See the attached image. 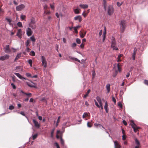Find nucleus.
<instances>
[{
    "instance_id": "nucleus-1",
    "label": "nucleus",
    "mask_w": 148,
    "mask_h": 148,
    "mask_svg": "<svg viewBox=\"0 0 148 148\" xmlns=\"http://www.w3.org/2000/svg\"><path fill=\"white\" fill-rule=\"evenodd\" d=\"M116 42L115 38L113 37H112L111 38V47L114 50H118L119 49L116 47Z\"/></svg>"
},
{
    "instance_id": "nucleus-2",
    "label": "nucleus",
    "mask_w": 148,
    "mask_h": 148,
    "mask_svg": "<svg viewBox=\"0 0 148 148\" xmlns=\"http://www.w3.org/2000/svg\"><path fill=\"white\" fill-rule=\"evenodd\" d=\"M108 14L111 15H112L114 12L113 7L112 5H109L108 8Z\"/></svg>"
},
{
    "instance_id": "nucleus-3",
    "label": "nucleus",
    "mask_w": 148,
    "mask_h": 148,
    "mask_svg": "<svg viewBox=\"0 0 148 148\" xmlns=\"http://www.w3.org/2000/svg\"><path fill=\"white\" fill-rule=\"evenodd\" d=\"M120 25L121 31L123 32L125 28V22L124 21H121Z\"/></svg>"
},
{
    "instance_id": "nucleus-4",
    "label": "nucleus",
    "mask_w": 148,
    "mask_h": 148,
    "mask_svg": "<svg viewBox=\"0 0 148 148\" xmlns=\"http://www.w3.org/2000/svg\"><path fill=\"white\" fill-rule=\"evenodd\" d=\"M25 5L23 4H21L16 7V10L17 11H20L25 8Z\"/></svg>"
},
{
    "instance_id": "nucleus-5",
    "label": "nucleus",
    "mask_w": 148,
    "mask_h": 148,
    "mask_svg": "<svg viewBox=\"0 0 148 148\" xmlns=\"http://www.w3.org/2000/svg\"><path fill=\"white\" fill-rule=\"evenodd\" d=\"M32 121L34 124L35 126L37 128H39L40 126V125L38 122L34 119H32Z\"/></svg>"
},
{
    "instance_id": "nucleus-6",
    "label": "nucleus",
    "mask_w": 148,
    "mask_h": 148,
    "mask_svg": "<svg viewBox=\"0 0 148 148\" xmlns=\"http://www.w3.org/2000/svg\"><path fill=\"white\" fill-rule=\"evenodd\" d=\"M26 34L28 36H31L32 34V31L29 27H28L26 30Z\"/></svg>"
},
{
    "instance_id": "nucleus-7",
    "label": "nucleus",
    "mask_w": 148,
    "mask_h": 148,
    "mask_svg": "<svg viewBox=\"0 0 148 148\" xmlns=\"http://www.w3.org/2000/svg\"><path fill=\"white\" fill-rule=\"evenodd\" d=\"M9 58V56L7 54H5L3 56H2L0 57V60L3 61L5 60L8 59Z\"/></svg>"
},
{
    "instance_id": "nucleus-8",
    "label": "nucleus",
    "mask_w": 148,
    "mask_h": 148,
    "mask_svg": "<svg viewBox=\"0 0 148 148\" xmlns=\"http://www.w3.org/2000/svg\"><path fill=\"white\" fill-rule=\"evenodd\" d=\"M5 52L6 53H10L11 52V50L9 48V45H6L5 48Z\"/></svg>"
},
{
    "instance_id": "nucleus-9",
    "label": "nucleus",
    "mask_w": 148,
    "mask_h": 148,
    "mask_svg": "<svg viewBox=\"0 0 148 148\" xmlns=\"http://www.w3.org/2000/svg\"><path fill=\"white\" fill-rule=\"evenodd\" d=\"M130 125L133 128L134 132L135 133L136 132L137 129H136V125L134 123L133 121H132V123L130 124Z\"/></svg>"
},
{
    "instance_id": "nucleus-10",
    "label": "nucleus",
    "mask_w": 148,
    "mask_h": 148,
    "mask_svg": "<svg viewBox=\"0 0 148 148\" xmlns=\"http://www.w3.org/2000/svg\"><path fill=\"white\" fill-rule=\"evenodd\" d=\"M14 74L16 75L17 77H18L20 79L23 80L24 79H26L23 77H22L21 75L19 73H14Z\"/></svg>"
},
{
    "instance_id": "nucleus-11",
    "label": "nucleus",
    "mask_w": 148,
    "mask_h": 148,
    "mask_svg": "<svg viewBox=\"0 0 148 148\" xmlns=\"http://www.w3.org/2000/svg\"><path fill=\"white\" fill-rule=\"evenodd\" d=\"M34 23H29V27L33 29H36V26L35 24Z\"/></svg>"
},
{
    "instance_id": "nucleus-12",
    "label": "nucleus",
    "mask_w": 148,
    "mask_h": 148,
    "mask_svg": "<svg viewBox=\"0 0 148 148\" xmlns=\"http://www.w3.org/2000/svg\"><path fill=\"white\" fill-rule=\"evenodd\" d=\"M74 19L75 21L78 20L79 22H80L82 21V18L80 15H78L75 17Z\"/></svg>"
},
{
    "instance_id": "nucleus-13",
    "label": "nucleus",
    "mask_w": 148,
    "mask_h": 148,
    "mask_svg": "<svg viewBox=\"0 0 148 148\" xmlns=\"http://www.w3.org/2000/svg\"><path fill=\"white\" fill-rule=\"evenodd\" d=\"M16 36L21 38L22 36V31L21 29H18L16 34Z\"/></svg>"
},
{
    "instance_id": "nucleus-14",
    "label": "nucleus",
    "mask_w": 148,
    "mask_h": 148,
    "mask_svg": "<svg viewBox=\"0 0 148 148\" xmlns=\"http://www.w3.org/2000/svg\"><path fill=\"white\" fill-rule=\"evenodd\" d=\"M114 148H121V146L119 145L117 141L115 140L114 142Z\"/></svg>"
},
{
    "instance_id": "nucleus-15",
    "label": "nucleus",
    "mask_w": 148,
    "mask_h": 148,
    "mask_svg": "<svg viewBox=\"0 0 148 148\" xmlns=\"http://www.w3.org/2000/svg\"><path fill=\"white\" fill-rule=\"evenodd\" d=\"M86 31H84L83 32H82L81 31L79 32V34L81 38H83L84 37L86 34Z\"/></svg>"
},
{
    "instance_id": "nucleus-16",
    "label": "nucleus",
    "mask_w": 148,
    "mask_h": 148,
    "mask_svg": "<svg viewBox=\"0 0 148 148\" xmlns=\"http://www.w3.org/2000/svg\"><path fill=\"white\" fill-rule=\"evenodd\" d=\"M68 57L70 59H71L72 60H74L75 61H77L80 63V61L76 58H74L71 56H69Z\"/></svg>"
},
{
    "instance_id": "nucleus-17",
    "label": "nucleus",
    "mask_w": 148,
    "mask_h": 148,
    "mask_svg": "<svg viewBox=\"0 0 148 148\" xmlns=\"http://www.w3.org/2000/svg\"><path fill=\"white\" fill-rule=\"evenodd\" d=\"M79 6L81 8L84 9L88 8V5L87 4H81L79 5Z\"/></svg>"
},
{
    "instance_id": "nucleus-18",
    "label": "nucleus",
    "mask_w": 148,
    "mask_h": 148,
    "mask_svg": "<svg viewBox=\"0 0 148 148\" xmlns=\"http://www.w3.org/2000/svg\"><path fill=\"white\" fill-rule=\"evenodd\" d=\"M103 5L104 8L105 10H106V7L107 6V4L106 3L107 1L106 0H103Z\"/></svg>"
},
{
    "instance_id": "nucleus-19",
    "label": "nucleus",
    "mask_w": 148,
    "mask_h": 148,
    "mask_svg": "<svg viewBox=\"0 0 148 148\" xmlns=\"http://www.w3.org/2000/svg\"><path fill=\"white\" fill-rule=\"evenodd\" d=\"M21 53L17 54L15 58L14 61H16V60H18L19 58L21 56Z\"/></svg>"
},
{
    "instance_id": "nucleus-20",
    "label": "nucleus",
    "mask_w": 148,
    "mask_h": 148,
    "mask_svg": "<svg viewBox=\"0 0 148 148\" xmlns=\"http://www.w3.org/2000/svg\"><path fill=\"white\" fill-rule=\"evenodd\" d=\"M106 88L107 91V93H108L110 90V84H108L106 85Z\"/></svg>"
},
{
    "instance_id": "nucleus-21",
    "label": "nucleus",
    "mask_w": 148,
    "mask_h": 148,
    "mask_svg": "<svg viewBox=\"0 0 148 148\" xmlns=\"http://www.w3.org/2000/svg\"><path fill=\"white\" fill-rule=\"evenodd\" d=\"M36 21L34 17H32L30 20V22L29 23H36Z\"/></svg>"
},
{
    "instance_id": "nucleus-22",
    "label": "nucleus",
    "mask_w": 148,
    "mask_h": 148,
    "mask_svg": "<svg viewBox=\"0 0 148 148\" xmlns=\"http://www.w3.org/2000/svg\"><path fill=\"white\" fill-rule=\"evenodd\" d=\"M108 107V104H107V101H106L105 102V106H104V109H105V110L106 111V112H107V113H108V110L107 109Z\"/></svg>"
},
{
    "instance_id": "nucleus-23",
    "label": "nucleus",
    "mask_w": 148,
    "mask_h": 148,
    "mask_svg": "<svg viewBox=\"0 0 148 148\" xmlns=\"http://www.w3.org/2000/svg\"><path fill=\"white\" fill-rule=\"evenodd\" d=\"M80 10L77 8L74 9V12L75 14H79V11Z\"/></svg>"
},
{
    "instance_id": "nucleus-24",
    "label": "nucleus",
    "mask_w": 148,
    "mask_h": 148,
    "mask_svg": "<svg viewBox=\"0 0 148 148\" xmlns=\"http://www.w3.org/2000/svg\"><path fill=\"white\" fill-rule=\"evenodd\" d=\"M90 89H88L87 90V92H86L85 94L84 95L83 97L84 98H86L87 97V96H88L89 93H90Z\"/></svg>"
},
{
    "instance_id": "nucleus-25",
    "label": "nucleus",
    "mask_w": 148,
    "mask_h": 148,
    "mask_svg": "<svg viewBox=\"0 0 148 148\" xmlns=\"http://www.w3.org/2000/svg\"><path fill=\"white\" fill-rule=\"evenodd\" d=\"M96 99L99 103V104H101V103L102 102L100 97L99 96H97L96 97Z\"/></svg>"
},
{
    "instance_id": "nucleus-26",
    "label": "nucleus",
    "mask_w": 148,
    "mask_h": 148,
    "mask_svg": "<svg viewBox=\"0 0 148 148\" xmlns=\"http://www.w3.org/2000/svg\"><path fill=\"white\" fill-rule=\"evenodd\" d=\"M42 65L44 66V68H46L47 66V62L46 61L45 62H42Z\"/></svg>"
},
{
    "instance_id": "nucleus-27",
    "label": "nucleus",
    "mask_w": 148,
    "mask_h": 148,
    "mask_svg": "<svg viewBox=\"0 0 148 148\" xmlns=\"http://www.w3.org/2000/svg\"><path fill=\"white\" fill-rule=\"evenodd\" d=\"M27 62L29 64L30 66H32V61L31 59H29L27 60Z\"/></svg>"
},
{
    "instance_id": "nucleus-28",
    "label": "nucleus",
    "mask_w": 148,
    "mask_h": 148,
    "mask_svg": "<svg viewBox=\"0 0 148 148\" xmlns=\"http://www.w3.org/2000/svg\"><path fill=\"white\" fill-rule=\"evenodd\" d=\"M55 130V128H53L51 130V138H53V134L54 133V131Z\"/></svg>"
},
{
    "instance_id": "nucleus-29",
    "label": "nucleus",
    "mask_w": 148,
    "mask_h": 148,
    "mask_svg": "<svg viewBox=\"0 0 148 148\" xmlns=\"http://www.w3.org/2000/svg\"><path fill=\"white\" fill-rule=\"evenodd\" d=\"M5 19L9 23V24L10 25H12V23H11V20L10 18H6Z\"/></svg>"
},
{
    "instance_id": "nucleus-30",
    "label": "nucleus",
    "mask_w": 148,
    "mask_h": 148,
    "mask_svg": "<svg viewBox=\"0 0 148 148\" xmlns=\"http://www.w3.org/2000/svg\"><path fill=\"white\" fill-rule=\"evenodd\" d=\"M67 123V122L64 123H63L62 125V130H64L65 129V128L67 127V126L66 125V124Z\"/></svg>"
},
{
    "instance_id": "nucleus-31",
    "label": "nucleus",
    "mask_w": 148,
    "mask_h": 148,
    "mask_svg": "<svg viewBox=\"0 0 148 148\" xmlns=\"http://www.w3.org/2000/svg\"><path fill=\"white\" fill-rule=\"evenodd\" d=\"M18 113H20L22 115L25 116L26 118H27V119L28 120V118L25 115V114L24 112L23 111H21L20 113L18 112Z\"/></svg>"
},
{
    "instance_id": "nucleus-32",
    "label": "nucleus",
    "mask_w": 148,
    "mask_h": 148,
    "mask_svg": "<svg viewBox=\"0 0 148 148\" xmlns=\"http://www.w3.org/2000/svg\"><path fill=\"white\" fill-rule=\"evenodd\" d=\"M30 43V41L29 39H28L26 43V47H29V45Z\"/></svg>"
},
{
    "instance_id": "nucleus-33",
    "label": "nucleus",
    "mask_w": 148,
    "mask_h": 148,
    "mask_svg": "<svg viewBox=\"0 0 148 148\" xmlns=\"http://www.w3.org/2000/svg\"><path fill=\"white\" fill-rule=\"evenodd\" d=\"M29 55L31 56H35V53L34 51H32L29 53Z\"/></svg>"
},
{
    "instance_id": "nucleus-34",
    "label": "nucleus",
    "mask_w": 148,
    "mask_h": 148,
    "mask_svg": "<svg viewBox=\"0 0 148 148\" xmlns=\"http://www.w3.org/2000/svg\"><path fill=\"white\" fill-rule=\"evenodd\" d=\"M18 26L20 27H23L22 23L21 22H18L17 23Z\"/></svg>"
},
{
    "instance_id": "nucleus-35",
    "label": "nucleus",
    "mask_w": 148,
    "mask_h": 148,
    "mask_svg": "<svg viewBox=\"0 0 148 148\" xmlns=\"http://www.w3.org/2000/svg\"><path fill=\"white\" fill-rule=\"evenodd\" d=\"M41 58L42 62H45V61H46V58L44 56H42L41 57Z\"/></svg>"
},
{
    "instance_id": "nucleus-36",
    "label": "nucleus",
    "mask_w": 148,
    "mask_h": 148,
    "mask_svg": "<svg viewBox=\"0 0 148 148\" xmlns=\"http://www.w3.org/2000/svg\"><path fill=\"white\" fill-rule=\"evenodd\" d=\"M32 136L33 139L34 140L37 137L38 134H36L34 135H32Z\"/></svg>"
},
{
    "instance_id": "nucleus-37",
    "label": "nucleus",
    "mask_w": 148,
    "mask_h": 148,
    "mask_svg": "<svg viewBox=\"0 0 148 148\" xmlns=\"http://www.w3.org/2000/svg\"><path fill=\"white\" fill-rule=\"evenodd\" d=\"M31 40L33 42H34L36 40L34 36H32L30 37Z\"/></svg>"
},
{
    "instance_id": "nucleus-38",
    "label": "nucleus",
    "mask_w": 148,
    "mask_h": 148,
    "mask_svg": "<svg viewBox=\"0 0 148 148\" xmlns=\"http://www.w3.org/2000/svg\"><path fill=\"white\" fill-rule=\"evenodd\" d=\"M76 42L78 44H80L81 43V40L80 39L77 38L76 39Z\"/></svg>"
},
{
    "instance_id": "nucleus-39",
    "label": "nucleus",
    "mask_w": 148,
    "mask_h": 148,
    "mask_svg": "<svg viewBox=\"0 0 148 148\" xmlns=\"http://www.w3.org/2000/svg\"><path fill=\"white\" fill-rule=\"evenodd\" d=\"M88 116V114L86 112H84L83 116L82 117L83 118H85V116Z\"/></svg>"
},
{
    "instance_id": "nucleus-40",
    "label": "nucleus",
    "mask_w": 148,
    "mask_h": 148,
    "mask_svg": "<svg viewBox=\"0 0 148 148\" xmlns=\"http://www.w3.org/2000/svg\"><path fill=\"white\" fill-rule=\"evenodd\" d=\"M14 108V107L12 105L10 106L9 107V109L10 110H12Z\"/></svg>"
},
{
    "instance_id": "nucleus-41",
    "label": "nucleus",
    "mask_w": 148,
    "mask_h": 148,
    "mask_svg": "<svg viewBox=\"0 0 148 148\" xmlns=\"http://www.w3.org/2000/svg\"><path fill=\"white\" fill-rule=\"evenodd\" d=\"M94 100L95 104V105H96V106L100 108V106L98 104L97 102L96 101V100L94 99Z\"/></svg>"
},
{
    "instance_id": "nucleus-42",
    "label": "nucleus",
    "mask_w": 148,
    "mask_h": 148,
    "mask_svg": "<svg viewBox=\"0 0 148 148\" xmlns=\"http://www.w3.org/2000/svg\"><path fill=\"white\" fill-rule=\"evenodd\" d=\"M136 53H133L132 54V59L133 60H135V56H136Z\"/></svg>"
},
{
    "instance_id": "nucleus-43",
    "label": "nucleus",
    "mask_w": 148,
    "mask_h": 148,
    "mask_svg": "<svg viewBox=\"0 0 148 148\" xmlns=\"http://www.w3.org/2000/svg\"><path fill=\"white\" fill-rule=\"evenodd\" d=\"M119 63H118L117 64V66L118 68V71H119V72H120L121 71V69L120 67L119 66Z\"/></svg>"
},
{
    "instance_id": "nucleus-44",
    "label": "nucleus",
    "mask_w": 148,
    "mask_h": 148,
    "mask_svg": "<svg viewBox=\"0 0 148 148\" xmlns=\"http://www.w3.org/2000/svg\"><path fill=\"white\" fill-rule=\"evenodd\" d=\"M135 143L136 145H139V141L137 139H135Z\"/></svg>"
},
{
    "instance_id": "nucleus-45",
    "label": "nucleus",
    "mask_w": 148,
    "mask_h": 148,
    "mask_svg": "<svg viewBox=\"0 0 148 148\" xmlns=\"http://www.w3.org/2000/svg\"><path fill=\"white\" fill-rule=\"evenodd\" d=\"M123 3V2H121V3H120L119 2H117V5L118 7L120 6Z\"/></svg>"
},
{
    "instance_id": "nucleus-46",
    "label": "nucleus",
    "mask_w": 148,
    "mask_h": 148,
    "mask_svg": "<svg viewBox=\"0 0 148 148\" xmlns=\"http://www.w3.org/2000/svg\"><path fill=\"white\" fill-rule=\"evenodd\" d=\"M60 143L62 145H64V141L62 138L60 139Z\"/></svg>"
},
{
    "instance_id": "nucleus-47",
    "label": "nucleus",
    "mask_w": 148,
    "mask_h": 148,
    "mask_svg": "<svg viewBox=\"0 0 148 148\" xmlns=\"http://www.w3.org/2000/svg\"><path fill=\"white\" fill-rule=\"evenodd\" d=\"M60 116H59L58 118V119H57V122L56 123V126H57L58 125V123L59 122V119H60Z\"/></svg>"
},
{
    "instance_id": "nucleus-48",
    "label": "nucleus",
    "mask_w": 148,
    "mask_h": 148,
    "mask_svg": "<svg viewBox=\"0 0 148 148\" xmlns=\"http://www.w3.org/2000/svg\"><path fill=\"white\" fill-rule=\"evenodd\" d=\"M11 85L12 86L13 88L14 89H15L16 88V86L13 83H12L11 84Z\"/></svg>"
},
{
    "instance_id": "nucleus-49",
    "label": "nucleus",
    "mask_w": 148,
    "mask_h": 148,
    "mask_svg": "<svg viewBox=\"0 0 148 148\" xmlns=\"http://www.w3.org/2000/svg\"><path fill=\"white\" fill-rule=\"evenodd\" d=\"M27 85H28V86L31 87H34V86L33 85V84L31 83H27Z\"/></svg>"
},
{
    "instance_id": "nucleus-50",
    "label": "nucleus",
    "mask_w": 148,
    "mask_h": 148,
    "mask_svg": "<svg viewBox=\"0 0 148 148\" xmlns=\"http://www.w3.org/2000/svg\"><path fill=\"white\" fill-rule=\"evenodd\" d=\"M25 95H27L29 97H31L32 95V94L31 93H25Z\"/></svg>"
},
{
    "instance_id": "nucleus-51",
    "label": "nucleus",
    "mask_w": 148,
    "mask_h": 148,
    "mask_svg": "<svg viewBox=\"0 0 148 148\" xmlns=\"http://www.w3.org/2000/svg\"><path fill=\"white\" fill-rule=\"evenodd\" d=\"M118 105L121 108H122V107H123L122 104V103H121L119 102L118 103Z\"/></svg>"
},
{
    "instance_id": "nucleus-52",
    "label": "nucleus",
    "mask_w": 148,
    "mask_h": 148,
    "mask_svg": "<svg viewBox=\"0 0 148 148\" xmlns=\"http://www.w3.org/2000/svg\"><path fill=\"white\" fill-rule=\"evenodd\" d=\"M26 75L28 77H31L32 75L31 74L29 73H26Z\"/></svg>"
},
{
    "instance_id": "nucleus-53",
    "label": "nucleus",
    "mask_w": 148,
    "mask_h": 148,
    "mask_svg": "<svg viewBox=\"0 0 148 148\" xmlns=\"http://www.w3.org/2000/svg\"><path fill=\"white\" fill-rule=\"evenodd\" d=\"M30 49L29 48V47H26V51L27 52H28L30 51Z\"/></svg>"
},
{
    "instance_id": "nucleus-54",
    "label": "nucleus",
    "mask_w": 148,
    "mask_h": 148,
    "mask_svg": "<svg viewBox=\"0 0 148 148\" xmlns=\"http://www.w3.org/2000/svg\"><path fill=\"white\" fill-rule=\"evenodd\" d=\"M144 83L148 86V80H145L144 82Z\"/></svg>"
},
{
    "instance_id": "nucleus-55",
    "label": "nucleus",
    "mask_w": 148,
    "mask_h": 148,
    "mask_svg": "<svg viewBox=\"0 0 148 148\" xmlns=\"http://www.w3.org/2000/svg\"><path fill=\"white\" fill-rule=\"evenodd\" d=\"M26 16L25 15H21V18L22 20L24 19Z\"/></svg>"
},
{
    "instance_id": "nucleus-56",
    "label": "nucleus",
    "mask_w": 148,
    "mask_h": 148,
    "mask_svg": "<svg viewBox=\"0 0 148 148\" xmlns=\"http://www.w3.org/2000/svg\"><path fill=\"white\" fill-rule=\"evenodd\" d=\"M87 126L89 127H92V125L89 122H88L87 123Z\"/></svg>"
},
{
    "instance_id": "nucleus-57",
    "label": "nucleus",
    "mask_w": 148,
    "mask_h": 148,
    "mask_svg": "<svg viewBox=\"0 0 148 148\" xmlns=\"http://www.w3.org/2000/svg\"><path fill=\"white\" fill-rule=\"evenodd\" d=\"M73 29H74L75 32L76 33H78V31H77V27H73Z\"/></svg>"
},
{
    "instance_id": "nucleus-58",
    "label": "nucleus",
    "mask_w": 148,
    "mask_h": 148,
    "mask_svg": "<svg viewBox=\"0 0 148 148\" xmlns=\"http://www.w3.org/2000/svg\"><path fill=\"white\" fill-rule=\"evenodd\" d=\"M76 45H77L75 43H73L72 44V47L73 48L75 47L76 46Z\"/></svg>"
},
{
    "instance_id": "nucleus-59",
    "label": "nucleus",
    "mask_w": 148,
    "mask_h": 148,
    "mask_svg": "<svg viewBox=\"0 0 148 148\" xmlns=\"http://www.w3.org/2000/svg\"><path fill=\"white\" fill-rule=\"evenodd\" d=\"M54 144H55V145L56 147L57 148H60V147L58 144V143H56V142L55 143H54Z\"/></svg>"
},
{
    "instance_id": "nucleus-60",
    "label": "nucleus",
    "mask_w": 148,
    "mask_h": 148,
    "mask_svg": "<svg viewBox=\"0 0 148 148\" xmlns=\"http://www.w3.org/2000/svg\"><path fill=\"white\" fill-rule=\"evenodd\" d=\"M123 124L125 125H127V123L125 121V120H123Z\"/></svg>"
},
{
    "instance_id": "nucleus-61",
    "label": "nucleus",
    "mask_w": 148,
    "mask_h": 148,
    "mask_svg": "<svg viewBox=\"0 0 148 148\" xmlns=\"http://www.w3.org/2000/svg\"><path fill=\"white\" fill-rule=\"evenodd\" d=\"M92 78H94L95 76V71H93L92 72Z\"/></svg>"
},
{
    "instance_id": "nucleus-62",
    "label": "nucleus",
    "mask_w": 148,
    "mask_h": 148,
    "mask_svg": "<svg viewBox=\"0 0 148 148\" xmlns=\"http://www.w3.org/2000/svg\"><path fill=\"white\" fill-rule=\"evenodd\" d=\"M112 100L115 103H116V101L114 97H112Z\"/></svg>"
},
{
    "instance_id": "nucleus-63",
    "label": "nucleus",
    "mask_w": 148,
    "mask_h": 148,
    "mask_svg": "<svg viewBox=\"0 0 148 148\" xmlns=\"http://www.w3.org/2000/svg\"><path fill=\"white\" fill-rule=\"evenodd\" d=\"M50 6L51 8L52 9H53L54 8V5L53 4H50Z\"/></svg>"
},
{
    "instance_id": "nucleus-64",
    "label": "nucleus",
    "mask_w": 148,
    "mask_h": 148,
    "mask_svg": "<svg viewBox=\"0 0 148 148\" xmlns=\"http://www.w3.org/2000/svg\"><path fill=\"white\" fill-rule=\"evenodd\" d=\"M100 124H98L97 123H95L94 124V125L96 127L99 126Z\"/></svg>"
}]
</instances>
